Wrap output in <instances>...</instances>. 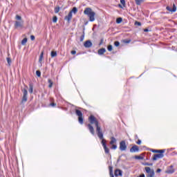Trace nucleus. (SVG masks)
I'll return each mask as SVG.
<instances>
[{
  "label": "nucleus",
  "mask_w": 177,
  "mask_h": 177,
  "mask_svg": "<svg viewBox=\"0 0 177 177\" xmlns=\"http://www.w3.org/2000/svg\"><path fill=\"white\" fill-rule=\"evenodd\" d=\"M88 121L90 124L87 125L88 130L91 135H95V129H93V124L96 127V133L99 138V139H103V132L102 131V128L99 126V121H97V119L93 115H91L88 117Z\"/></svg>",
  "instance_id": "1"
},
{
  "label": "nucleus",
  "mask_w": 177,
  "mask_h": 177,
  "mask_svg": "<svg viewBox=\"0 0 177 177\" xmlns=\"http://www.w3.org/2000/svg\"><path fill=\"white\" fill-rule=\"evenodd\" d=\"M84 15L88 16L89 21H95V16H96V12L92 10L91 8H86L84 11Z\"/></svg>",
  "instance_id": "2"
},
{
  "label": "nucleus",
  "mask_w": 177,
  "mask_h": 177,
  "mask_svg": "<svg viewBox=\"0 0 177 177\" xmlns=\"http://www.w3.org/2000/svg\"><path fill=\"white\" fill-rule=\"evenodd\" d=\"M16 20L15 21L14 27L15 29L23 28L24 27V21L21 19V16L17 15L15 17Z\"/></svg>",
  "instance_id": "3"
},
{
  "label": "nucleus",
  "mask_w": 177,
  "mask_h": 177,
  "mask_svg": "<svg viewBox=\"0 0 177 177\" xmlns=\"http://www.w3.org/2000/svg\"><path fill=\"white\" fill-rule=\"evenodd\" d=\"M145 172L147 174L146 177H154L156 173L154 172V169H151L149 167H146L145 168Z\"/></svg>",
  "instance_id": "4"
},
{
  "label": "nucleus",
  "mask_w": 177,
  "mask_h": 177,
  "mask_svg": "<svg viewBox=\"0 0 177 177\" xmlns=\"http://www.w3.org/2000/svg\"><path fill=\"white\" fill-rule=\"evenodd\" d=\"M75 114L76 115H78V121L82 125L84 124V118H82V112L81 111L76 109L75 110Z\"/></svg>",
  "instance_id": "5"
},
{
  "label": "nucleus",
  "mask_w": 177,
  "mask_h": 177,
  "mask_svg": "<svg viewBox=\"0 0 177 177\" xmlns=\"http://www.w3.org/2000/svg\"><path fill=\"white\" fill-rule=\"evenodd\" d=\"M101 140H102L101 143H102V146L104 147V150L105 154H109V153H110V149H109L107 148V145L106 144V140H104V138H103V137H102Z\"/></svg>",
  "instance_id": "6"
},
{
  "label": "nucleus",
  "mask_w": 177,
  "mask_h": 177,
  "mask_svg": "<svg viewBox=\"0 0 177 177\" xmlns=\"http://www.w3.org/2000/svg\"><path fill=\"white\" fill-rule=\"evenodd\" d=\"M27 95H28V91H27L26 88H24L23 89V97H22V100H21L22 103H26V102H27V100H28Z\"/></svg>",
  "instance_id": "7"
},
{
  "label": "nucleus",
  "mask_w": 177,
  "mask_h": 177,
  "mask_svg": "<svg viewBox=\"0 0 177 177\" xmlns=\"http://www.w3.org/2000/svg\"><path fill=\"white\" fill-rule=\"evenodd\" d=\"M125 150H127V144L125 141L122 140L120 142V151H125Z\"/></svg>",
  "instance_id": "8"
},
{
  "label": "nucleus",
  "mask_w": 177,
  "mask_h": 177,
  "mask_svg": "<svg viewBox=\"0 0 177 177\" xmlns=\"http://www.w3.org/2000/svg\"><path fill=\"white\" fill-rule=\"evenodd\" d=\"M164 158V153H159L158 154H155L152 158L153 161H157V160L160 158Z\"/></svg>",
  "instance_id": "9"
},
{
  "label": "nucleus",
  "mask_w": 177,
  "mask_h": 177,
  "mask_svg": "<svg viewBox=\"0 0 177 177\" xmlns=\"http://www.w3.org/2000/svg\"><path fill=\"white\" fill-rule=\"evenodd\" d=\"M130 153H139V147L138 145H133L130 149Z\"/></svg>",
  "instance_id": "10"
},
{
  "label": "nucleus",
  "mask_w": 177,
  "mask_h": 177,
  "mask_svg": "<svg viewBox=\"0 0 177 177\" xmlns=\"http://www.w3.org/2000/svg\"><path fill=\"white\" fill-rule=\"evenodd\" d=\"M175 172V169H174V166L171 165L166 171V174H174Z\"/></svg>",
  "instance_id": "11"
},
{
  "label": "nucleus",
  "mask_w": 177,
  "mask_h": 177,
  "mask_svg": "<svg viewBox=\"0 0 177 177\" xmlns=\"http://www.w3.org/2000/svg\"><path fill=\"white\" fill-rule=\"evenodd\" d=\"M84 48H91L92 47V41L91 40H87L84 42Z\"/></svg>",
  "instance_id": "12"
},
{
  "label": "nucleus",
  "mask_w": 177,
  "mask_h": 177,
  "mask_svg": "<svg viewBox=\"0 0 177 177\" xmlns=\"http://www.w3.org/2000/svg\"><path fill=\"white\" fill-rule=\"evenodd\" d=\"M71 19H73V14L69 12L68 15L65 17V20H67L68 23H70V21H71Z\"/></svg>",
  "instance_id": "13"
},
{
  "label": "nucleus",
  "mask_w": 177,
  "mask_h": 177,
  "mask_svg": "<svg viewBox=\"0 0 177 177\" xmlns=\"http://www.w3.org/2000/svg\"><path fill=\"white\" fill-rule=\"evenodd\" d=\"M167 10H169V12H176V6L175 4L173 5V8H171L169 6H167L166 8Z\"/></svg>",
  "instance_id": "14"
},
{
  "label": "nucleus",
  "mask_w": 177,
  "mask_h": 177,
  "mask_svg": "<svg viewBox=\"0 0 177 177\" xmlns=\"http://www.w3.org/2000/svg\"><path fill=\"white\" fill-rule=\"evenodd\" d=\"M115 176H122V171L118 169L115 170Z\"/></svg>",
  "instance_id": "15"
},
{
  "label": "nucleus",
  "mask_w": 177,
  "mask_h": 177,
  "mask_svg": "<svg viewBox=\"0 0 177 177\" xmlns=\"http://www.w3.org/2000/svg\"><path fill=\"white\" fill-rule=\"evenodd\" d=\"M151 151H152V153H165V149H151Z\"/></svg>",
  "instance_id": "16"
},
{
  "label": "nucleus",
  "mask_w": 177,
  "mask_h": 177,
  "mask_svg": "<svg viewBox=\"0 0 177 177\" xmlns=\"http://www.w3.org/2000/svg\"><path fill=\"white\" fill-rule=\"evenodd\" d=\"M106 52V48H101L98 50V55L102 56V55H104Z\"/></svg>",
  "instance_id": "17"
},
{
  "label": "nucleus",
  "mask_w": 177,
  "mask_h": 177,
  "mask_svg": "<svg viewBox=\"0 0 177 177\" xmlns=\"http://www.w3.org/2000/svg\"><path fill=\"white\" fill-rule=\"evenodd\" d=\"M78 12V8L77 7H73L72 10H71L69 12H71V15L74 13V15H76V13Z\"/></svg>",
  "instance_id": "18"
},
{
  "label": "nucleus",
  "mask_w": 177,
  "mask_h": 177,
  "mask_svg": "<svg viewBox=\"0 0 177 177\" xmlns=\"http://www.w3.org/2000/svg\"><path fill=\"white\" fill-rule=\"evenodd\" d=\"M33 91H34V85L32 83H30L29 84V93H32Z\"/></svg>",
  "instance_id": "19"
},
{
  "label": "nucleus",
  "mask_w": 177,
  "mask_h": 177,
  "mask_svg": "<svg viewBox=\"0 0 177 177\" xmlns=\"http://www.w3.org/2000/svg\"><path fill=\"white\" fill-rule=\"evenodd\" d=\"M109 175L111 177H114V174L113 173V166H109Z\"/></svg>",
  "instance_id": "20"
},
{
  "label": "nucleus",
  "mask_w": 177,
  "mask_h": 177,
  "mask_svg": "<svg viewBox=\"0 0 177 177\" xmlns=\"http://www.w3.org/2000/svg\"><path fill=\"white\" fill-rule=\"evenodd\" d=\"M84 39H85V29H84L83 34L80 37V42H82V41H84Z\"/></svg>",
  "instance_id": "21"
},
{
  "label": "nucleus",
  "mask_w": 177,
  "mask_h": 177,
  "mask_svg": "<svg viewBox=\"0 0 177 177\" xmlns=\"http://www.w3.org/2000/svg\"><path fill=\"white\" fill-rule=\"evenodd\" d=\"M110 145H114V143H117V139L114 137L111 138Z\"/></svg>",
  "instance_id": "22"
},
{
  "label": "nucleus",
  "mask_w": 177,
  "mask_h": 177,
  "mask_svg": "<svg viewBox=\"0 0 177 177\" xmlns=\"http://www.w3.org/2000/svg\"><path fill=\"white\" fill-rule=\"evenodd\" d=\"M144 1L143 0H136V3L138 6L142 5Z\"/></svg>",
  "instance_id": "23"
},
{
  "label": "nucleus",
  "mask_w": 177,
  "mask_h": 177,
  "mask_svg": "<svg viewBox=\"0 0 177 177\" xmlns=\"http://www.w3.org/2000/svg\"><path fill=\"white\" fill-rule=\"evenodd\" d=\"M48 82L49 84L48 88H52L53 86V82L50 79H48Z\"/></svg>",
  "instance_id": "24"
},
{
  "label": "nucleus",
  "mask_w": 177,
  "mask_h": 177,
  "mask_svg": "<svg viewBox=\"0 0 177 177\" xmlns=\"http://www.w3.org/2000/svg\"><path fill=\"white\" fill-rule=\"evenodd\" d=\"M122 22V18L119 17V18H118V19H116V23H117V24H121Z\"/></svg>",
  "instance_id": "25"
},
{
  "label": "nucleus",
  "mask_w": 177,
  "mask_h": 177,
  "mask_svg": "<svg viewBox=\"0 0 177 177\" xmlns=\"http://www.w3.org/2000/svg\"><path fill=\"white\" fill-rule=\"evenodd\" d=\"M56 56H57V53H56V51H52L51 57H56Z\"/></svg>",
  "instance_id": "26"
},
{
  "label": "nucleus",
  "mask_w": 177,
  "mask_h": 177,
  "mask_svg": "<svg viewBox=\"0 0 177 177\" xmlns=\"http://www.w3.org/2000/svg\"><path fill=\"white\" fill-rule=\"evenodd\" d=\"M26 44H27V38H24V39L21 41V45H26Z\"/></svg>",
  "instance_id": "27"
},
{
  "label": "nucleus",
  "mask_w": 177,
  "mask_h": 177,
  "mask_svg": "<svg viewBox=\"0 0 177 177\" xmlns=\"http://www.w3.org/2000/svg\"><path fill=\"white\" fill-rule=\"evenodd\" d=\"M60 12V7H56L55 8V13H59Z\"/></svg>",
  "instance_id": "28"
},
{
  "label": "nucleus",
  "mask_w": 177,
  "mask_h": 177,
  "mask_svg": "<svg viewBox=\"0 0 177 177\" xmlns=\"http://www.w3.org/2000/svg\"><path fill=\"white\" fill-rule=\"evenodd\" d=\"M107 49L109 52H111L113 50V46L109 45Z\"/></svg>",
  "instance_id": "29"
},
{
  "label": "nucleus",
  "mask_w": 177,
  "mask_h": 177,
  "mask_svg": "<svg viewBox=\"0 0 177 177\" xmlns=\"http://www.w3.org/2000/svg\"><path fill=\"white\" fill-rule=\"evenodd\" d=\"M43 58H44V53H41L39 56V62H42Z\"/></svg>",
  "instance_id": "30"
},
{
  "label": "nucleus",
  "mask_w": 177,
  "mask_h": 177,
  "mask_svg": "<svg viewBox=\"0 0 177 177\" xmlns=\"http://www.w3.org/2000/svg\"><path fill=\"white\" fill-rule=\"evenodd\" d=\"M120 3L122 5L123 8H125V0H120Z\"/></svg>",
  "instance_id": "31"
},
{
  "label": "nucleus",
  "mask_w": 177,
  "mask_h": 177,
  "mask_svg": "<svg viewBox=\"0 0 177 177\" xmlns=\"http://www.w3.org/2000/svg\"><path fill=\"white\" fill-rule=\"evenodd\" d=\"M7 63L8 64L9 66H10V63H12V59H10V57L7 58Z\"/></svg>",
  "instance_id": "32"
},
{
  "label": "nucleus",
  "mask_w": 177,
  "mask_h": 177,
  "mask_svg": "<svg viewBox=\"0 0 177 177\" xmlns=\"http://www.w3.org/2000/svg\"><path fill=\"white\" fill-rule=\"evenodd\" d=\"M144 165H147L148 167H153V163L145 162L144 163Z\"/></svg>",
  "instance_id": "33"
},
{
  "label": "nucleus",
  "mask_w": 177,
  "mask_h": 177,
  "mask_svg": "<svg viewBox=\"0 0 177 177\" xmlns=\"http://www.w3.org/2000/svg\"><path fill=\"white\" fill-rule=\"evenodd\" d=\"M53 23H57V17H56V16L53 17Z\"/></svg>",
  "instance_id": "34"
},
{
  "label": "nucleus",
  "mask_w": 177,
  "mask_h": 177,
  "mask_svg": "<svg viewBox=\"0 0 177 177\" xmlns=\"http://www.w3.org/2000/svg\"><path fill=\"white\" fill-rule=\"evenodd\" d=\"M36 75H37V77H41V71H36Z\"/></svg>",
  "instance_id": "35"
},
{
  "label": "nucleus",
  "mask_w": 177,
  "mask_h": 177,
  "mask_svg": "<svg viewBox=\"0 0 177 177\" xmlns=\"http://www.w3.org/2000/svg\"><path fill=\"white\" fill-rule=\"evenodd\" d=\"M112 150H115L117 149V145L113 144L111 147Z\"/></svg>",
  "instance_id": "36"
},
{
  "label": "nucleus",
  "mask_w": 177,
  "mask_h": 177,
  "mask_svg": "<svg viewBox=\"0 0 177 177\" xmlns=\"http://www.w3.org/2000/svg\"><path fill=\"white\" fill-rule=\"evenodd\" d=\"M135 25H136V26H142V23L139 22V21H136V22H135Z\"/></svg>",
  "instance_id": "37"
},
{
  "label": "nucleus",
  "mask_w": 177,
  "mask_h": 177,
  "mask_svg": "<svg viewBox=\"0 0 177 177\" xmlns=\"http://www.w3.org/2000/svg\"><path fill=\"white\" fill-rule=\"evenodd\" d=\"M123 42H124V44H130V43H131V39L124 40Z\"/></svg>",
  "instance_id": "38"
},
{
  "label": "nucleus",
  "mask_w": 177,
  "mask_h": 177,
  "mask_svg": "<svg viewBox=\"0 0 177 177\" xmlns=\"http://www.w3.org/2000/svg\"><path fill=\"white\" fill-rule=\"evenodd\" d=\"M114 45L115 46H120V41H115Z\"/></svg>",
  "instance_id": "39"
},
{
  "label": "nucleus",
  "mask_w": 177,
  "mask_h": 177,
  "mask_svg": "<svg viewBox=\"0 0 177 177\" xmlns=\"http://www.w3.org/2000/svg\"><path fill=\"white\" fill-rule=\"evenodd\" d=\"M30 39H31V41H34V39H35V35H31L30 36Z\"/></svg>",
  "instance_id": "40"
},
{
  "label": "nucleus",
  "mask_w": 177,
  "mask_h": 177,
  "mask_svg": "<svg viewBox=\"0 0 177 177\" xmlns=\"http://www.w3.org/2000/svg\"><path fill=\"white\" fill-rule=\"evenodd\" d=\"M136 158L137 160H142L143 158H142V156H136Z\"/></svg>",
  "instance_id": "41"
},
{
  "label": "nucleus",
  "mask_w": 177,
  "mask_h": 177,
  "mask_svg": "<svg viewBox=\"0 0 177 177\" xmlns=\"http://www.w3.org/2000/svg\"><path fill=\"white\" fill-rule=\"evenodd\" d=\"M50 106H51L52 107H55V106H56V104L55 102H53L50 104Z\"/></svg>",
  "instance_id": "42"
},
{
  "label": "nucleus",
  "mask_w": 177,
  "mask_h": 177,
  "mask_svg": "<svg viewBox=\"0 0 177 177\" xmlns=\"http://www.w3.org/2000/svg\"><path fill=\"white\" fill-rule=\"evenodd\" d=\"M103 41H104V39H101V40H100V42L99 45H100H100H102Z\"/></svg>",
  "instance_id": "43"
},
{
  "label": "nucleus",
  "mask_w": 177,
  "mask_h": 177,
  "mask_svg": "<svg viewBox=\"0 0 177 177\" xmlns=\"http://www.w3.org/2000/svg\"><path fill=\"white\" fill-rule=\"evenodd\" d=\"M71 53L72 55H75V53H77V51H75V50H72V51L71 52Z\"/></svg>",
  "instance_id": "44"
},
{
  "label": "nucleus",
  "mask_w": 177,
  "mask_h": 177,
  "mask_svg": "<svg viewBox=\"0 0 177 177\" xmlns=\"http://www.w3.org/2000/svg\"><path fill=\"white\" fill-rule=\"evenodd\" d=\"M142 143V140H138L137 142V145H140Z\"/></svg>",
  "instance_id": "45"
},
{
  "label": "nucleus",
  "mask_w": 177,
  "mask_h": 177,
  "mask_svg": "<svg viewBox=\"0 0 177 177\" xmlns=\"http://www.w3.org/2000/svg\"><path fill=\"white\" fill-rule=\"evenodd\" d=\"M156 172H157V174H160V172H161V169H158L156 170Z\"/></svg>",
  "instance_id": "46"
},
{
  "label": "nucleus",
  "mask_w": 177,
  "mask_h": 177,
  "mask_svg": "<svg viewBox=\"0 0 177 177\" xmlns=\"http://www.w3.org/2000/svg\"><path fill=\"white\" fill-rule=\"evenodd\" d=\"M118 7L120 8V9H122V8H124V6H122V5L119 4V5H118Z\"/></svg>",
  "instance_id": "47"
},
{
  "label": "nucleus",
  "mask_w": 177,
  "mask_h": 177,
  "mask_svg": "<svg viewBox=\"0 0 177 177\" xmlns=\"http://www.w3.org/2000/svg\"><path fill=\"white\" fill-rule=\"evenodd\" d=\"M144 32H149V29H148V28L144 29Z\"/></svg>",
  "instance_id": "48"
},
{
  "label": "nucleus",
  "mask_w": 177,
  "mask_h": 177,
  "mask_svg": "<svg viewBox=\"0 0 177 177\" xmlns=\"http://www.w3.org/2000/svg\"><path fill=\"white\" fill-rule=\"evenodd\" d=\"M85 24H88V22H86Z\"/></svg>",
  "instance_id": "49"
}]
</instances>
